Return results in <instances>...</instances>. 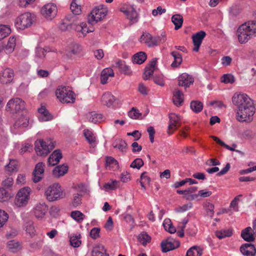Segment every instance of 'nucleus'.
<instances>
[{"label": "nucleus", "instance_id": "1", "mask_svg": "<svg viewBox=\"0 0 256 256\" xmlns=\"http://www.w3.org/2000/svg\"><path fill=\"white\" fill-rule=\"evenodd\" d=\"M80 0H73L70 4L72 14H67L59 26L62 31L74 30L77 32H81L82 34L92 32L86 28V24L79 22L78 16L82 12Z\"/></svg>", "mask_w": 256, "mask_h": 256}, {"label": "nucleus", "instance_id": "2", "mask_svg": "<svg viewBox=\"0 0 256 256\" xmlns=\"http://www.w3.org/2000/svg\"><path fill=\"white\" fill-rule=\"evenodd\" d=\"M232 102L238 109L236 119L240 122H250L255 112V108L252 100L246 94H235Z\"/></svg>", "mask_w": 256, "mask_h": 256}, {"label": "nucleus", "instance_id": "3", "mask_svg": "<svg viewBox=\"0 0 256 256\" xmlns=\"http://www.w3.org/2000/svg\"><path fill=\"white\" fill-rule=\"evenodd\" d=\"M6 110L12 114H16L22 116L16 122V125L24 127L28 125L27 110L25 107V102L22 99L15 98L10 100L7 103Z\"/></svg>", "mask_w": 256, "mask_h": 256}, {"label": "nucleus", "instance_id": "4", "mask_svg": "<svg viewBox=\"0 0 256 256\" xmlns=\"http://www.w3.org/2000/svg\"><path fill=\"white\" fill-rule=\"evenodd\" d=\"M256 34V20L248 21L242 24L237 30L238 41L241 44L246 42Z\"/></svg>", "mask_w": 256, "mask_h": 256}, {"label": "nucleus", "instance_id": "5", "mask_svg": "<svg viewBox=\"0 0 256 256\" xmlns=\"http://www.w3.org/2000/svg\"><path fill=\"white\" fill-rule=\"evenodd\" d=\"M56 142L51 139L46 140H36L35 142V150L38 155L44 156L47 155L55 147Z\"/></svg>", "mask_w": 256, "mask_h": 256}, {"label": "nucleus", "instance_id": "6", "mask_svg": "<svg viewBox=\"0 0 256 256\" xmlns=\"http://www.w3.org/2000/svg\"><path fill=\"white\" fill-rule=\"evenodd\" d=\"M56 94L57 98L62 103H73L75 101V94L69 88L59 86Z\"/></svg>", "mask_w": 256, "mask_h": 256}, {"label": "nucleus", "instance_id": "7", "mask_svg": "<svg viewBox=\"0 0 256 256\" xmlns=\"http://www.w3.org/2000/svg\"><path fill=\"white\" fill-rule=\"evenodd\" d=\"M34 14L27 12L22 14L16 20L15 26L17 28L24 30L30 27L36 18Z\"/></svg>", "mask_w": 256, "mask_h": 256}, {"label": "nucleus", "instance_id": "8", "mask_svg": "<svg viewBox=\"0 0 256 256\" xmlns=\"http://www.w3.org/2000/svg\"><path fill=\"white\" fill-rule=\"evenodd\" d=\"M45 194L50 202L56 200L65 196V193L62 190L61 186L58 183L48 186L45 192Z\"/></svg>", "mask_w": 256, "mask_h": 256}, {"label": "nucleus", "instance_id": "9", "mask_svg": "<svg viewBox=\"0 0 256 256\" xmlns=\"http://www.w3.org/2000/svg\"><path fill=\"white\" fill-rule=\"evenodd\" d=\"M30 188H23L19 190L14 199L15 205L19 208L26 205L30 199Z\"/></svg>", "mask_w": 256, "mask_h": 256}, {"label": "nucleus", "instance_id": "10", "mask_svg": "<svg viewBox=\"0 0 256 256\" xmlns=\"http://www.w3.org/2000/svg\"><path fill=\"white\" fill-rule=\"evenodd\" d=\"M107 14V10L104 8H96L88 16V22L94 24L104 18Z\"/></svg>", "mask_w": 256, "mask_h": 256}, {"label": "nucleus", "instance_id": "11", "mask_svg": "<svg viewBox=\"0 0 256 256\" xmlns=\"http://www.w3.org/2000/svg\"><path fill=\"white\" fill-rule=\"evenodd\" d=\"M58 12L57 7L52 3H48L44 6L40 12L42 16L48 20H52L56 15Z\"/></svg>", "mask_w": 256, "mask_h": 256}, {"label": "nucleus", "instance_id": "12", "mask_svg": "<svg viewBox=\"0 0 256 256\" xmlns=\"http://www.w3.org/2000/svg\"><path fill=\"white\" fill-rule=\"evenodd\" d=\"M162 250L164 252H166L171 250L178 248L180 246L179 241L175 240L174 239L169 238L163 240L161 243Z\"/></svg>", "mask_w": 256, "mask_h": 256}, {"label": "nucleus", "instance_id": "13", "mask_svg": "<svg viewBox=\"0 0 256 256\" xmlns=\"http://www.w3.org/2000/svg\"><path fill=\"white\" fill-rule=\"evenodd\" d=\"M170 122L168 129V133L170 135L178 129L180 126V118L174 114H170L169 115Z\"/></svg>", "mask_w": 256, "mask_h": 256}, {"label": "nucleus", "instance_id": "14", "mask_svg": "<svg viewBox=\"0 0 256 256\" xmlns=\"http://www.w3.org/2000/svg\"><path fill=\"white\" fill-rule=\"evenodd\" d=\"M160 40L162 39L160 37H153L148 32L144 33L140 38V42H144L150 47L157 46Z\"/></svg>", "mask_w": 256, "mask_h": 256}, {"label": "nucleus", "instance_id": "15", "mask_svg": "<svg viewBox=\"0 0 256 256\" xmlns=\"http://www.w3.org/2000/svg\"><path fill=\"white\" fill-rule=\"evenodd\" d=\"M45 164L42 162L38 163L32 172V180L34 182H38L43 178Z\"/></svg>", "mask_w": 256, "mask_h": 256}, {"label": "nucleus", "instance_id": "16", "mask_svg": "<svg viewBox=\"0 0 256 256\" xmlns=\"http://www.w3.org/2000/svg\"><path fill=\"white\" fill-rule=\"evenodd\" d=\"M206 36V33L203 30H200L192 36V42L194 45L193 50L198 52L202 43V40Z\"/></svg>", "mask_w": 256, "mask_h": 256}, {"label": "nucleus", "instance_id": "17", "mask_svg": "<svg viewBox=\"0 0 256 256\" xmlns=\"http://www.w3.org/2000/svg\"><path fill=\"white\" fill-rule=\"evenodd\" d=\"M14 77V71L10 68L4 70L0 74V82L2 84L11 82Z\"/></svg>", "mask_w": 256, "mask_h": 256}, {"label": "nucleus", "instance_id": "18", "mask_svg": "<svg viewBox=\"0 0 256 256\" xmlns=\"http://www.w3.org/2000/svg\"><path fill=\"white\" fill-rule=\"evenodd\" d=\"M240 252L246 256H254L256 254V248L254 244H244L240 248Z\"/></svg>", "mask_w": 256, "mask_h": 256}, {"label": "nucleus", "instance_id": "19", "mask_svg": "<svg viewBox=\"0 0 256 256\" xmlns=\"http://www.w3.org/2000/svg\"><path fill=\"white\" fill-rule=\"evenodd\" d=\"M48 211V207L44 203L38 204L34 208V212L36 218H42Z\"/></svg>", "mask_w": 256, "mask_h": 256}, {"label": "nucleus", "instance_id": "20", "mask_svg": "<svg viewBox=\"0 0 256 256\" xmlns=\"http://www.w3.org/2000/svg\"><path fill=\"white\" fill-rule=\"evenodd\" d=\"M62 158V154L60 150H55L49 156L48 162L50 166H54L58 164Z\"/></svg>", "mask_w": 256, "mask_h": 256}, {"label": "nucleus", "instance_id": "21", "mask_svg": "<svg viewBox=\"0 0 256 256\" xmlns=\"http://www.w3.org/2000/svg\"><path fill=\"white\" fill-rule=\"evenodd\" d=\"M115 100L114 96L110 92H104L102 95L100 100L102 104L108 107L112 106Z\"/></svg>", "mask_w": 256, "mask_h": 256}, {"label": "nucleus", "instance_id": "22", "mask_svg": "<svg viewBox=\"0 0 256 256\" xmlns=\"http://www.w3.org/2000/svg\"><path fill=\"white\" fill-rule=\"evenodd\" d=\"M193 82L194 78L187 74H182L178 77L180 86L188 87Z\"/></svg>", "mask_w": 256, "mask_h": 256}, {"label": "nucleus", "instance_id": "23", "mask_svg": "<svg viewBox=\"0 0 256 256\" xmlns=\"http://www.w3.org/2000/svg\"><path fill=\"white\" fill-rule=\"evenodd\" d=\"M172 100L174 104L176 106H180L182 105L184 102V94L178 88L174 89Z\"/></svg>", "mask_w": 256, "mask_h": 256}, {"label": "nucleus", "instance_id": "24", "mask_svg": "<svg viewBox=\"0 0 256 256\" xmlns=\"http://www.w3.org/2000/svg\"><path fill=\"white\" fill-rule=\"evenodd\" d=\"M40 116L38 118L42 121H47L52 118V116L46 109L44 106H42L40 108L38 109Z\"/></svg>", "mask_w": 256, "mask_h": 256}, {"label": "nucleus", "instance_id": "25", "mask_svg": "<svg viewBox=\"0 0 256 256\" xmlns=\"http://www.w3.org/2000/svg\"><path fill=\"white\" fill-rule=\"evenodd\" d=\"M110 76H114L113 70L110 68H106L103 70L100 75L101 83L103 84H106Z\"/></svg>", "mask_w": 256, "mask_h": 256}, {"label": "nucleus", "instance_id": "26", "mask_svg": "<svg viewBox=\"0 0 256 256\" xmlns=\"http://www.w3.org/2000/svg\"><path fill=\"white\" fill-rule=\"evenodd\" d=\"M114 66L116 68L119 69L120 71L124 74H125L130 75L132 74V71L130 68L129 66L126 64L124 61L119 60L117 62Z\"/></svg>", "mask_w": 256, "mask_h": 256}, {"label": "nucleus", "instance_id": "27", "mask_svg": "<svg viewBox=\"0 0 256 256\" xmlns=\"http://www.w3.org/2000/svg\"><path fill=\"white\" fill-rule=\"evenodd\" d=\"M68 170L67 165L62 164L56 166L53 170L52 174L56 178H59L65 174Z\"/></svg>", "mask_w": 256, "mask_h": 256}, {"label": "nucleus", "instance_id": "28", "mask_svg": "<svg viewBox=\"0 0 256 256\" xmlns=\"http://www.w3.org/2000/svg\"><path fill=\"white\" fill-rule=\"evenodd\" d=\"M146 58L147 55L146 52H140L133 56L132 60L133 63L140 64L145 62Z\"/></svg>", "mask_w": 256, "mask_h": 256}, {"label": "nucleus", "instance_id": "29", "mask_svg": "<svg viewBox=\"0 0 256 256\" xmlns=\"http://www.w3.org/2000/svg\"><path fill=\"white\" fill-rule=\"evenodd\" d=\"M252 230L250 227H248L242 230L241 236L246 241L251 242L254 240L255 238L251 232Z\"/></svg>", "mask_w": 256, "mask_h": 256}, {"label": "nucleus", "instance_id": "30", "mask_svg": "<svg viewBox=\"0 0 256 256\" xmlns=\"http://www.w3.org/2000/svg\"><path fill=\"white\" fill-rule=\"evenodd\" d=\"M113 146L118 149L122 152H125L127 150V144L122 139H116L113 143Z\"/></svg>", "mask_w": 256, "mask_h": 256}, {"label": "nucleus", "instance_id": "31", "mask_svg": "<svg viewBox=\"0 0 256 256\" xmlns=\"http://www.w3.org/2000/svg\"><path fill=\"white\" fill-rule=\"evenodd\" d=\"M106 168L110 170H114L118 168V162L112 156H107L106 158Z\"/></svg>", "mask_w": 256, "mask_h": 256}, {"label": "nucleus", "instance_id": "32", "mask_svg": "<svg viewBox=\"0 0 256 256\" xmlns=\"http://www.w3.org/2000/svg\"><path fill=\"white\" fill-rule=\"evenodd\" d=\"M92 256H109V255L106 253V250L103 246L98 245L94 248Z\"/></svg>", "mask_w": 256, "mask_h": 256}, {"label": "nucleus", "instance_id": "33", "mask_svg": "<svg viewBox=\"0 0 256 256\" xmlns=\"http://www.w3.org/2000/svg\"><path fill=\"white\" fill-rule=\"evenodd\" d=\"M183 20V18L180 14H176L172 16V21L175 26L176 30L180 29L182 26Z\"/></svg>", "mask_w": 256, "mask_h": 256}, {"label": "nucleus", "instance_id": "34", "mask_svg": "<svg viewBox=\"0 0 256 256\" xmlns=\"http://www.w3.org/2000/svg\"><path fill=\"white\" fill-rule=\"evenodd\" d=\"M202 250L198 246H194L189 249L186 252V256H201Z\"/></svg>", "mask_w": 256, "mask_h": 256}, {"label": "nucleus", "instance_id": "35", "mask_svg": "<svg viewBox=\"0 0 256 256\" xmlns=\"http://www.w3.org/2000/svg\"><path fill=\"white\" fill-rule=\"evenodd\" d=\"M102 114L96 113L95 112H90L88 116L89 120L95 124L101 122L102 120Z\"/></svg>", "mask_w": 256, "mask_h": 256}, {"label": "nucleus", "instance_id": "36", "mask_svg": "<svg viewBox=\"0 0 256 256\" xmlns=\"http://www.w3.org/2000/svg\"><path fill=\"white\" fill-rule=\"evenodd\" d=\"M16 38L14 36L10 37L8 42L7 44L5 47V52L6 53L12 52L16 46Z\"/></svg>", "mask_w": 256, "mask_h": 256}, {"label": "nucleus", "instance_id": "37", "mask_svg": "<svg viewBox=\"0 0 256 256\" xmlns=\"http://www.w3.org/2000/svg\"><path fill=\"white\" fill-rule=\"evenodd\" d=\"M172 55L174 58V61L172 64V66L176 68L182 62V57L181 54L176 51L172 52Z\"/></svg>", "mask_w": 256, "mask_h": 256}, {"label": "nucleus", "instance_id": "38", "mask_svg": "<svg viewBox=\"0 0 256 256\" xmlns=\"http://www.w3.org/2000/svg\"><path fill=\"white\" fill-rule=\"evenodd\" d=\"M232 229H224L216 232V236L219 239H222L226 237H230L232 235Z\"/></svg>", "mask_w": 256, "mask_h": 256}, {"label": "nucleus", "instance_id": "39", "mask_svg": "<svg viewBox=\"0 0 256 256\" xmlns=\"http://www.w3.org/2000/svg\"><path fill=\"white\" fill-rule=\"evenodd\" d=\"M84 135L89 144L93 146L96 142V137L92 132L88 129H85L84 130Z\"/></svg>", "mask_w": 256, "mask_h": 256}, {"label": "nucleus", "instance_id": "40", "mask_svg": "<svg viewBox=\"0 0 256 256\" xmlns=\"http://www.w3.org/2000/svg\"><path fill=\"white\" fill-rule=\"evenodd\" d=\"M190 108L196 113L200 112L203 108V104L198 100H193L190 102Z\"/></svg>", "mask_w": 256, "mask_h": 256}, {"label": "nucleus", "instance_id": "41", "mask_svg": "<svg viewBox=\"0 0 256 256\" xmlns=\"http://www.w3.org/2000/svg\"><path fill=\"white\" fill-rule=\"evenodd\" d=\"M138 239L139 242L145 246L150 242L151 237L146 232H142L139 234Z\"/></svg>", "mask_w": 256, "mask_h": 256}, {"label": "nucleus", "instance_id": "42", "mask_svg": "<svg viewBox=\"0 0 256 256\" xmlns=\"http://www.w3.org/2000/svg\"><path fill=\"white\" fill-rule=\"evenodd\" d=\"M11 32L9 26L6 25L0 24V40L6 37Z\"/></svg>", "mask_w": 256, "mask_h": 256}, {"label": "nucleus", "instance_id": "43", "mask_svg": "<svg viewBox=\"0 0 256 256\" xmlns=\"http://www.w3.org/2000/svg\"><path fill=\"white\" fill-rule=\"evenodd\" d=\"M11 197V194L4 188H0V202L8 200Z\"/></svg>", "mask_w": 256, "mask_h": 256}, {"label": "nucleus", "instance_id": "44", "mask_svg": "<svg viewBox=\"0 0 256 256\" xmlns=\"http://www.w3.org/2000/svg\"><path fill=\"white\" fill-rule=\"evenodd\" d=\"M164 227L166 230L171 234H174L176 232V228L172 226L170 220H165L163 223Z\"/></svg>", "mask_w": 256, "mask_h": 256}, {"label": "nucleus", "instance_id": "45", "mask_svg": "<svg viewBox=\"0 0 256 256\" xmlns=\"http://www.w3.org/2000/svg\"><path fill=\"white\" fill-rule=\"evenodd\" d=\"M18 162L14 160H10L9 164L6 166V170L10 172L16 171Z\"/></svg>", "mask_w": 256, "mask_h": 256}, {"label": "nucleus", "instance_id": "46", "mask_svg": "<svg viewBox=\"0 0 256 256\" xmlns=\"http://www.w3.org/2000/svg\"><path fill=\"white\" fill-rule=\"evenodd\" d=\"M80 234L76 236H72L70 238V244L74 247H78L81 244V241L80 240Z\"/></svg>", "mask_w": 256, "mask_h": 256}, {"label": "nucleus", "instance_id": "47", "mask_svg": "<svg viewBox=\"0 0 256 256\" xmlns=\"http://www.w3.org/2000/svg\"><path fill=\"white\" fill-rule=\"evenodd\" d=\"M126 12V14L128 19L134 22L136 21V19L137 17L138 14L132 8H129L128 10Z\"/></svg>", "mask_w": 256, "mask_h": 256}, {"label": "nucleus", "instance_id": "48", "mask_svg": "<svg viewBox=\"0 0 256 256\" xmlns=\"http://www.w3.org/2000/svg\"><path fill=\"white\" fill-rule=\"evenodd\" d=\"M204 207L207 212L208 215L212 216L214 213V205L210 202H206L204 204Z\"/></svg>", "mask_w": 256, "mask_h": 256}, {"label": "nucleus", "instance_id": "49", "mask_svg": "<svg viewBox=\"0 0 256 256\" xmlns=\"http://www.w3.org/2000/svg\"><path fill=\"white\" fill-rule=\"evenodd\" d=\"M144 164V162L142 158H136L131 163L130 166L139 170Z\"/></svg>", "mask_w": 256, "mask_h": 256}, {"label": "nucleus", "instance_id": "50", "mask_svg": "<svg viewBox=\"0 0 256 256\" xmlns=\"http://www.w3.org/2000/svg\"><path fill=\"white\" fill-rule=\"evenodd\" d=\"M71 216L76 221L80 222L84 220V215L80 211H73L71 212Z\"/></svg>", "mask_w": 256, "mask_h": 256}, {"label": "nucleus", "instance_id": "51", "mask_svg": "<svg viewBox=\"0 0 256 256\" xmlns=\"http://www.w3.org/2000/svg\"><path fill=\"white\" fill-rule=\"evenodd\" d=\"M8 218V214L5 211L0 210V228L6 224Z\"/></svg>", "mask_w": 256, "mask_h": 256}, {"label": "nucleus", "instance_id": "52", "mask_svg": "<svg viewBox=\"0 0 256 256\" xmlns=\"http://www.w3.org/2000/svg\"><path fill=\"white\" fill-rule=\"evenodd\" d=\"M82 194L78 193L74 194L72 204L74 207H76L82 204Z\"/></svg>", "mask_w": 256, "mask_h": 256}, {"label": "nucleus", "instance_id": "53", "mask_svg": "<svg viewBox=\"0 0 256 256\" xmlns=\"http://www.w3.org/2000/svg\"><path fill=\"white\" fill-rule=\"evenodd\" d=\"M118 182L114 180H112L110 182H108L104 184V188L108 190H114L116 189L118 187Z\"/></svg>", "mask_w": 256, "mask_h": 256}, {"label": "nucleus", "instance_id": "54", "mask_svg": "<svg viewBox=\"0 0 256 256\" xmlns=\"http://www.w3.org/2000/svg\"><path fill=\"white\" fill-rule=\"evenodd\" d=\"M13 179L12 178H7L2 182V188L6 189L10 188L13 185Z\"/></svg>", "mask_w": 256, "mask_h": 256}, {"label": "nucleus", "instance_id": "55", "mask_svg": "<svg viewBox=\"0 0 256 256\" xmlns=\"http://www.w3.org/2000/svg\"><path fill=\"white\" fill-rule=\"evenodd\" d=\"M221 81L225 84H232L234 82V78L231 74H225L222 76Z\"/></svg>", "mask_w": 256, "mask_h": 256}, {"label": "nucleus", "instance_id": "56", "mask_svg": "<svg viewBox=\"0 0 256 256\" xmlns=\"http://www.w3.org/2000/svg\"><path fill=\"white\" fill-rule=\"evenodd\" d=\"M146 172H144L140 176L141 181L140 182L141 186L144 188V189L146 188L145 184H149L150 182V178L146 176Z\"/></svg>", "mask_w": 256, "mask_h": 256}, {"label": "nucleus", "instance_id": "57", "mask_svg": "<svg viewBox=\"0 0 256 256\" xmlns=\"http://www.w3.org/2000/svg\"><path fill=\"white\" fill-rule=\"evenodd\" d=\"M100 228H94L90 232V236L93 239H96L100 237Z\"/></svg>", "mask_w": 256, "mask_h": 256}, {"label": "nucleus", "instance_id": "58", "mask_svg": "<svg viewBox=\"0 0 256 256\" xmlns=\"http://www.w3.org/2000/svg\"><path fill=\"white\" fill-rule=\"evenodd\" d=\"M128 115L130 118L133 119H136L141 115V114L139 112L138 110L132 108V110L128 112Z\"/></svg>", "mask_w": 256, "mask_h": 256}, {"label": "nucleus", "instance_id": "59", "mask_svg": "<svg viewBox=\"0 0 256 256\" xmlns=\"http://www.w3.org/2000/svg\"><path fill=\"white\" fill-rule=\"evenodd\" d=\"M154 70V68H150L146 66L145 68V72L144 74V80H146L149 79L150 78L152 75Z\"/></svg>", "mask_w": 256, "mask_h": 256}, {"label": "nucleus", "instance_id": "60", "mask_svg": "<svg viewBox=\"0 0 256 256\" xmlns=\"http://www.w3.org/2000/svg\"><path fill=\"white\" fill-rule=\"evenodd\" d=\"M46 51L44 48H38L36 50V56L39 58H42L45 57Z\"/></svg>", "mask_w": 256, "mask_h": 256}, {"label": "nucleus", "instance_id": "61", "mask_svg": "<svg viewBox=\"0 0 256 256\" xmlns=\"http://www.w3.org/2000/svg\"><path fill=\"white\" fill-rule=\"evenodd\" d=\"M166 12L165 8H162V6H158L156 9H154L152 11V14L154 16H156L158 14H162Z\"/></svg>", "mask_w": 256, "mask_h": 256}, {"label": "nucleus", "instance_id": "62", "mask_svg": "<svg viewBox=\"0 0 256 256\" xmlns=\"http://www.w3.org/2000/svg\"><path fill=\"white\" fill-rule=\"evenodd\" d=\"M20 246V244L14 240H10L8 243V247L10 250L17 249Z\"/></svg>", "mask_w": 256, "mask_h": 256}, {"label": "nucleus", "instance_id": "63", "mask_svg": "<svg viewBox=\"0 0 256 256\" xmlns=\"http://www.w3.org/2000/svg\"><path fill=\"white\" fill-rule=\"evenodd\" d=\"M232 59L230 56H225L222 58V63L223 66H228L230 64Z\"/></svg>", "mask_w": 256, "mask_h": 256}, {"label": "nucleus", "instance_id": "64", "mask_svg": "<svg viewBox=\"0 0 256 256\" xmlns=\"http://www.w3.org/2000/svg\"><path fill=\"white\" fill-rule=\"evenodd\" d=\"M130 174L128 172H123L121 174V180L124 182H126L130 180Z\"/></svg>", "mask_w": 256, "mask_h": 256}]
</instances>
